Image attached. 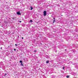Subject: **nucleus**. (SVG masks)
I'll use <instances>...</instances> for the list:
<instances>
[{
	"label": "nucleus",
	"instance_id": "obj_9",
	"mask_svg": "<svg viewBox=\"0 0 78 78\" xmlns=\"http://www.w3.org/2000/svg\"><path fill=\"white\" fill-rule=\"evenodd\" d=\"M34 52L35 53H36V52H37V50H36L34 51Z\"/></svg>",
	"mask_w": 78,
	"mask_h": 78
},
{
	"label": "nucleus",
	"instance_id": "obj_3",
	"mask_svg": "<svg viewBox=\"0 0 78 78\" xmlns=\"http://www.w3.org/2000/svg\"><path fill=\"white\" fill-rule=\"evenodd\" d=\"M4 23L5 24H8V22L6 21H4Z\"/></svg>",
	"mask_w": 78,
	"mask_h": 78
},
{
	"label": "nucleus",
	"instance_id": "obj_15",
	"mask_svg": "<svg viewBox=\"0 0 78 78\" xmlns=\"http://www.w3.org/2000/svg\"><path fill=\"white\" fill-rule=\"evenodd\" d=\"M14 51H16V49H14Z\"/></svg>",
	"mask_w": 78,
	"mask_h": 78
},
{
	"label": "nucleus",
	"instance_id": "obj_12",
	"mask_svg": "<svg viewBox=\"0 0 78 78\" xmlns=\"http://www.w3.org/2000/svg\"><path fill=\"white\" fill-rule=\"evenodd\" d=\"M65 68V67H64V66H63V70H64Z\"/></svg>",
	"mask_w": 78,
	"mask_h": 78
},
{
	"label": "nucleus",
	"instance_id": "obj_16",
	"mask_svg": "<svg viewBox=\"0 0 78 78\" xmlns=\"http://www.w3.org/2000/svg\"><path fill=\"white\" fill-rule=\"evenodd\" d=\"M20 23H21V22H22V21H20Z\"/></svg>",
	"mask_w": 78,
	"mask_h": 78
},
{
	"label": "nucleus",
	"instance_id": "obj_11",
	"mask_svg": "<svg viewBox=\"0 0 78 78\" xmlns=\"http://www.w3.org/2000/svg\"><path fill=\"white\" fill-rule=\"evenodd\" d=\"M55 20H53V23H55Z\"/></svg>",
	"mask_w": 78,
	"mask_h": 78
},
{
	"label": "nucleus",
	"instance_id": "obj_10",
	"mask_svg": "<svg viewBox=\"0 0 78 78\" xmlns=\"http://www.w3.org/2000/svg\"><path fill=\"white\" fill-rule=\"evenodd\" d=\"M30 22H31V23L33 22V20H30Z\"/></svg>",
	"mask_w": 78,
	"mask_h": 78
},
{
	"label": "nucleus",
	"instance_id": "obj_20",
	"mask_svg": "<svg viewBox=\"0 0 78 78\" xmlns=\"http://www.w3.org/2000/svg\"><path fill=\"white\" fill-rule=\"evenodd\" d=\"M65 51H66L67 50L65 49Z\"/></svg>",
	"mask_w": 78,
	"mask_h": 78
},
{
	"label": "nucleus",
	"instance_id": "obj_22",
	"mask_svg": "<svg viewBox=\"0 0 78 78\" xmlns=\"http://www.w3.org/2000/svg\"><path fill=\"white\" fill-rule=\"evenodd\" d=\"M51 17H52V16H51Z\"/></svg>",
	"mask_w": 78,
	"mask_h": 78
},
{
	"label": "nucleus",
	"instance_id": "obj_7",
	"mask_svg": "<svg viewBox=\"0 0 78 78\" xmlns=\"http://www.w3.org/2000/svg\"><path fill=\"white\" fill-rule=\"evenodd\" d=\"M70 77V76H66V78H69Z\"/></svg>",
	"mask_w": 78,
	"mask_h": 78
},
{
	"label": "nucleus",
	"instance_id": "obj_21",
	"mask_svg": "<svg viewBox=\"0 0 78 78\" xmlns=\"http://www.w3.org/2000/svg\"><path fill=\"white\" fill-rule=\"evenodd\" d=\"M17 51H18V50H17Z\"/></svg>",
	"mask_w": 78,
	"mask_h": 78
},
{
	"label": "nucleus",
	"instance_id": "obj_23",
	"mask_svg": "<svg viewBox=\"0 0 78 78\" xmlns=\"http://www.w3.org/2000/svg\"><path fill=\"white\" fill-rule=\"evenodd\" d=\"M18 37H19V36H18Z\"/></svg>",
	"mask_w": 78,
	"mask_h": 78
},
{
	"label": "nucleus",
	"instance_id": "obj_8",
	"mask_svg": "<svg viewBox=\"0 0 78 78\" xmlns=\"http://www.w3.org/2000/svg\"><path fill=\"white\" fill-rule=\"evenodd\" d=\"M20 63H22L23 62H22V61L21 60V61H20Z\"/></svg>",
	"mask_w": 78,
	"mask_h": 78
},
{
	"label": "nucleus",
	"instance_id": "obj_13",
	"mask_svg": "<svg viewBox=\"0 0 78 78\" xmlns=\"http://www.w3.org/2000/svg\"><path fill=\"white\" fill-rule=\"evenodd\" d=\"M15 46H17V45H18L17 44H15Z\"/></svg>",
	"mask_w": 78,
	"mask_h": 78
},
{
	"label": "nucleus",
	"instance_id": "obj_2",
	"mask_svg": "<svg viewBox=\"0 0 78 78\" xmlns=\"http://www.w3.org/2000/svg\"><path fill=\"white\" fill-rule=\"evenodd\" d=\"M17 14L18 15H21V14L20 12H17Z\"/></svg>",
	"mask_w": 78,
	"mask_h": 78
},
{
	"label": "nucleus",
	"instance_id": "obj_18",
	"mask_svg": "<svg viewBox=\"0 0 78 78\" xmlns=\"http://www.w3.org/2000/svg\"><path fill=\"white\" fill-rule=\"evenodd\" d=\"M53 19H54V20H55V18H54Z\"/></svg>",
	"mask_w": 78,
	"mask_h": 78
},
{
	"label": "nucleus",
	"instance_id": "obj_4",
	"mask_svg": "<svg viewBox=\"0 0 78 78\" xmlns=\"http://www.w3.org/2000/svg\"><path fill=\"white\" fill-rule=\"evenodd\" d=\"M49 62V61H48V60L46 62V63L47 64H48Z\"/></svg>",
	"mask_w": 78,
	"mask_h": 78
},
{
	"label": "nucleus",
	"instance_id": "obj_19",
	"mask_svg": "<svg viewBox=\"0 0 78 78\" xmlns=\"http://www.w3.org/2000/svg\"><path fill=\"white\" fill-rule=\"evenodd\" d=\"M22 39H23V37H22Z\"/></svg>",
	"mask_w": 78,
	"mask_h": 78
},
{
	"label": "nucleus",
	"instance_id": "obj_5",
	"mask_svg": "<svg viewBox=\"0 0 78 78\" xmlns=\"http://www.w3.org/2000/svg\"><path fill=\"white\" fill-rule=\"evenodd\" d=\"M21 65L22 66H23V63H21Z\"/></svg>",
	"mask_w": 78,
	"mask_h": 78
},
{
	"label": "nucleus",
	"instance_id": "obj_1",
	"mask_svg": "<svg viewBox=\"0 0 78 78\" xmlns=\"http://www.w3.org/2000/svg\"><path fill=\"white\" fill-rule=\"evenodd\" d=\"M47 15V12L46 11H44V16H46Z\"/></svg>",
	"mask_w": 78,
	"mask_h": 78
},
{
	"label": "nucleus",
	"instance_id": "obj_14",
	"mask_svg": "<svg viewBox=\"0 0 78 78\" xmlns=\"http://www.w3.org/2000/svg\"><path fill=\"white\" fill-rule=\"evenodd\" d=\"M6 75H7V74L6 73H5V75H4L5 76H6Z\"/></svg>",
	"mask_w": 78,
	"mask_h": 78
},
{
	"label": "nucleus",
	"instance_id": "obj_6",
	"mask_svg": "<svg viewBox=\"0 0 78 78\" xmlns=\"http://www.w3.org/2000/svg\"><path fill=\"white\" fill-rule=\"evenodd\" d=\"M33 9V8L31 6L30 7V9H31V10H32Z\"/></svg>",
	"mask_w": 78,
	"mask_h": 78
},
{
	"label": "nucleus",
	"instance_id": "obj_17",
	"mask_svg": "<svg viewBox=\"0 0 78 78\" xmlns=\"http://www.w3.org/2000/svg\"><path fill=\"white\" fill-rule=\"evenodd\" d=\"M1 50L2 49V47H1Z\"/></svg>",
	"mask_w": 78,
	"mask_h": 78
}]
</instances>
